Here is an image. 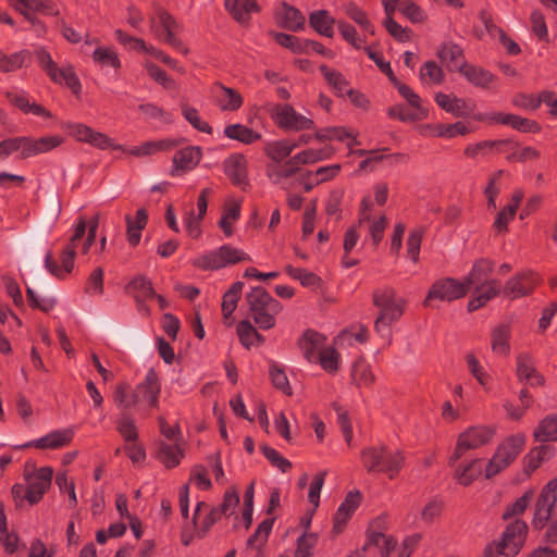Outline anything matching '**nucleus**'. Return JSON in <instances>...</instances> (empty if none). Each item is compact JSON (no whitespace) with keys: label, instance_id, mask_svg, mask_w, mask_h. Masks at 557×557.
I'll return each mask as SVG.
<instances>
[{"label":"nucleus","instance_id":"obj_34","mask_svg":"<svg viewBox=\"0 0 557 557\" xmlns=\"http://www.w3.org/2000/svg\"><path fill=\"white\" fill-rule=\"evenodd\" d=\"M497 124L508 125L513 129L524 133H536L540 127L535 121L509 113L497 112L494 117Z\"/></svg>","mask_w":557,"mask_h":557},{"label":"nucleus","instance_id":"obj_58","mask_svg":"<svg viewBox=\"0 0 557 557\" xmlns=\"http://www.w3.org/2000/svg\"><path fill=\"white\" fill-rule=\"evenodd\" d=\"M239 215L240 206L238 202H231L225 207L222 219L220 221V227L223 230L226 236L232 235V224L239 219Z\"/></svg>","mask_w":557,"mask_h":557},{"label":"nucleus","instance_id":"obj_25","mask_svg":"<svg viewBox=\"0 0 557 557\" xmlns=\"http://www.w3.org/2000/svg\"><path fill=\"white\" fill-rule=\"evenodd\" d=\"M434 100L441 109L457 117L471 116L474 107L469 104L468 101L462 98L444 92H437Z\"/></svg>","mask_w":557,"mask_h":557},{"label":"nucleus","instance_id":"obj_9","mask_svg":"<svg viewBox=\"0 0 557 557\" xmlns=\"http://www.w3.org/2000/svg\"><path fill=\"white\" fill-rule=\"evenodd\" d=\"M468 293L467 284L453 277H444L435 281L430 287L424 306H431L432 301L450 302L462 298Z\"/></svg>","mask_w":557,"mask_h":557},{"label":"nucleus","instance_id":"obj_45","mask_svg":"<svg viewBox=\"0 0 557 557\" xmlns=\"http://www.w3.org/2000/svg\"><path fill=\"white\" fill-rule=\"evenodd\" d=\"M132 293H135V298L139 304L141 310H147L146 307L141 304L145 299L154 297V290L151 286L149 280L145 276L135 277L128 286Z\"/></svg>","mask_w":557,"mask_h":557},{"label":"nucleus","instance_id":"obj_59","mask_svg":"<svg viewBox=\"0 0 557 557\" xmlns=\"http://www.w3.org/2000/svg\"><path fill=\"white\" fill-rule=\"evenodd\" d=\"M512 104L525 111H535L543 101V94L536 96L534 94H517L511 100Z\"/></svg>","mask_w":557,"mask_h":557},{"label":"nucleus","instance_id":"obj_3","mask_svg":"<svg viewBox=\"0 0 557 557\" xmlns=\"http://www.w3.org/2000/svg\"><path fill=\"white\" fill-rule=\"evenodd\" d=\"M151 32L161 40L165 41L183 54L188 53V49L175 36L178 28L176 20L159 3H152V12L148 16Z\"/></svg>","mask_w":557,"mask_h":557},{"label":"nucleus","instance_id":"obj_28","mask_svg":"<svg viewBox=\"0 0 557 557\" xmlns=\"http://www.w3.org/2000/svg\"><path fill=\"white\" fill-rule=\"evenodd\" d=\"M225 174L238 186L246 184L247 161L243 154L234 153L224 162Z\"/></svg>","mask_w":557,"mask_h":557},{"label":"nucleus","instance_id":"obj_38","mask_svg":"<svg viewBox=\"0 0 557 557\" xmlns=\"http://www.w3.org/2000/svg\"><path fill=\"white\" fill-rule=\"evenodd\" d=\"M8 100L20 108L22 111L26 113H33L35 115H41L46 117H50L51 114L49 111H47L45 108H42L39 104L30 103L29 99L26 97V95L23 91H9L7 94Z\"/></svg>","mask_w":557,"mask_h":557},{"label":"nucleus","instance_id":"obj_35","mask_svg":"<svg viewBox=\"0 0 557 557\" xmlns=\"http://www.w3.org/2000/svg\"><path fill=\"white\" fill-rule=\"evenodd\" d=\"M494 263L488 259H480L474 262L469 274L463 278V283L467 284V289L473 285L487 282V277L493 272Z\"/></svg>","mask_w":557,"mask_h":557},{"label":"nucleus","instance_id":"obj_53","mask_svg":"<svg viewBox=\"0 0 557 557\" xmlns=\"http://www.w3.org/2000/svg\"><path fill=\"white\" fill-rule=\"evenodd\" d=\"M244 283L236 282L232 287L224 294L222 302V311L225 319L230 318L237 306V301L240 297Z\"/></svg>","mask_w":557,"mask_h":557},{"label":"nucleus","instance_id":"obj_6","mask_svg":"<svg viewBox=\"0 0 557 557\" xmlns=\"http://www.w3.org/2000/svg\"><path fill=\"white\" fill-rule=\"evenodd\" d=\"M385 75L397 89L398 94L407 101L410 110L400 114L401 121H420L428 117L429 111L423 101L408 85L400 82L393 73L389 62H385Z\"/></svg>","mask_w":557,"mask_h":557},{"label":"nucleus","instance_id":"obj_41","mask_svg":"<svg viewBox=\"0 0 557 557\" xmlns=\"http://www.w3.org/2000/svg\"><path fill=\"white\" fill-rule=\"evenodd\" d=\"M510 327L507 324L496 326L492 332V350L500 356L510 352Z\"/></svg>","mask_w":557,"mask_h":557},{"label":"nucleus","instance_id":"obj_60","mask_svg":"<svg viewBox=\"0 0 557 557\" xmlns=\"http://www.w3.org/2000/svg\"><path fill=\"white\" fill-rule=\"evenodd\" d=\"M92 59L96 63L104 66L110 65L114 69L121 66L117 53L109 47H98L92 54Z\"/></svg>","mask_w":557,"mask_h":557},{"label":"nucleus","instance_id":"obj_49","mask_svg":"<svg viewBox=\"0 0 557 557\" xmlns=\"http://www.w3.org/2000/svg\"><path fill=\"white\" fill-rule=\"evenodd\" d=\"M182 456L183 451L178 445L168 444L164 442L159 444L158 457L166 468L176 467L180 463Z\"/></svg>","mask_w":557,"mask_h":557},{"label":"nucleus","instance_id":"obj_22","mask_svg":"<svg viewBox=\"0 0 557 557\" xmlns=\"http://www.w3.org/2000/svg\"><path fill=\"white\" fill-rule=\"evenodd\" d=\"M516 372L518 380L530 386H541L545 382L544 376L537 372L533 358L527 352L517 356Z\"/></svg>","mask_w":557,"mask_h":557},{"label":"nucleus","instance_id":"obj_30","mask_svg":"<svg viewBox=\"0 0 557 557\" xmlns=\"http://www.w3.org/2000/svg\"><path fill=\"white\" fill-rule=\"evenodd\" d=\"M61 143L62 138L59 136L42 137L37 140L24 137V158L46 153L58 147Z\"/></svg>","mask_w":557,"mask_h":557},{"label":"nucleus","instance_id":"obj_20","mask_svg":"<svg viewBox=\"0 0 557 557\" xmlns=\"http://www.w3.org/2000/svg\"><path fill=\"white\" fill-rule=\"evenodd\" d=\"M360 498L361 495L359 491H351L346 495L344 502L339 505L333 519L332 531L335 535L339 534L344 530L347 521L359 507Z\"/></svg>","mask_w":557,"mask_h":557},{"label":"nucleus","instance_id":"obj_33","mask_svg":"<svg viewBox=\"0 0 557 557\" xmlns=\"http://www.w3.org/2000/svg\"><path fill=\"white\" fill-rule=\"evenodd\" d=\"M201 153L198 147H186L181 149L174 156V170L173 174L176 175L178 171H188L194 169L200 161Z\"/></svg>","mask_w":557,"mask_h":557},{"label":"nucleus","instance_id":"obj_5","mask_svg":"<svg viewBox=\"0 0 557 557\" xmlns=\"http://www.w3.org/2000/svg\"><path fill=\"white\" fill-rule=\"evenodd\" d=\"M86 235L85 221L81 220L71 236L70 244L63 248L60 256V264L54 260L51 252L45 256V268L55 277L62 278L71 273L74 268V259L76 256V242L81 240Z\"/></svg>","mask_w":557,"mask_h":557},{"label":"nucleus","instance_id":"obj_54","mask_svg":"<svg viewBox=\"0 0 557 557\" xmlns=\"http://www.w3.org/2000/svg\"><path fill=\"white\" fill-rule=\"evenodd\" d=\"M224 133L228 138L239 140L244 144H251L260 138L259 134L240 124L228 125Z\"/></svg>","mask_w":557,"mask_h":557},{"label":"nucleus","instance_id":"obj_32","mask_svg":"<svg viewBox=\"0 0 557 557\" xmlns=\"http://www.w3.org/2000/svg\"><path fill=\"white\" fill-rule=\"evenodd\" d=\"M226 10L239 23H246L252 12L259 11L257 0H225Z\"/></svg>","mask_w":557,"mask_h":557},{"label":"nucleus","instance_id":"obj_46","mask_svg":"<svg viewBox=\"0 0 557 557\" xmlns=\"http://www.w3.org/2000/svg\"><path fill=\"white\" fill-rule=\"evenodd\" d=\"M534 437L539 442L557 441V413L544 418L536 430Z\"/></svg>","mask_w":557,"mask_h":557},{"label":"nucleus","instance_id":"obj_39","mask_svg":"<svg viewBox=\"0 0 557 557\" xmlns=\"http://www.w3.org/2000/svg\"><path fill=\"white\" fill-rule=\"evenodd\" d=\"M277 20L280 24L289 30H299L305 23V17L301 13L287 4H283L277 12Z\"/></svg>","mask_w":557,"mask_h":557},{"label":"nucleus","instance_id":"obj_50","mask_svg":"<svg viewBox=\"0 0 557 557\" xmlns=\"http://www.w3.org/2000/svg\"><path fill=\"white\" fill-rule=\"evenodd\" d=\"M335 21L329 15L327 11H317L310 15L311 26L321 35L326 37L333 36V24Z\"/></svg>","mask_w":557,"mask_h":557},{"label":"nucleus","instance_id":"obj_7","mask_svg":"<svg viewBox=\"0 0 557 557\" xmlns=\"http://www.w3.org/2000/svg\"><path fill=\"white\" fill-rule=\"evenodd\" d=\"M493 436L494 429L490 426L476 425L468 428L459 434L455 450L449 458V465H454L459 460L467 450L476 449L486 445L491 442Z\"/></svg>","mask_w":557,"mask_h":557},{"label":"nucleus","instance_id":"obj_12","mask_svg":"<svg viewBox=\"0 0 557 557\" xmlns=\"http://www.w3.org/2000/svg\"><path fill=\"white\" fill-rule=\"evenodd\" d=\"M116 430L124 438L125 450L133 462H140L145 459L146 453L141 445L137 443L138 432L135 419L131 413H123L116 420Z\"/></svg>","mask_w":557,"mask_h":557},{"label":"nucleus","instance_id":"obj_62","mask_svg":"<svg viewBox=\"0 0 557 557\" xmlns=\"http://www.w3.org/2000/svg\"><path fill=\"white\" fill-rule=\"evenodd\" d=\"M503 173L504 172L502 170L495 172L491 176L487 186L484 189V195L487 199L488 209H496V199L500 193V177Z\"/></svg>","mask_w":557,"mask_h":557},{"label":"nucleus","instance_id":"obj_23","mask_svg":"<svg viewBox=\"0 0 557 557\" xmlns=\"http://www.w3.org/2000/svg\"><path fill=\"white\" fill-rule=\"evenodd\" d=\"M459 74L467 79L469 84L481 89H488L496 81V76L488 70L472 63L461 64Z\"/></svg>","mask_w":557,"mask_h":557},{"label":"nucleus","instance_id":"obj_37","mask_svg":"<svg viewBox=\"0 0 557 557\" xmlns=\"http://www.w3.org/2000/svg\"><path fill=\"white\" fill-rule=\"evenodd\" d=\"M483 473V460L473 459L465 466H459L455 470V479L463 486H469L478 480Z\"/></svg>","mask_w":557,"mask_h":557},{"label":"nucleus","instance_id":"obj_40","mask_svg":"<svg viewBox=\"0 0 557 557\" xmlns=\"http://www.w3.org/2000/svg\"><path fill=\"white\" fill-rule=\"evenodd\" d=\"M444 71L435 61L424 62L419 71V78L424 86L441 85L444 81Z\"/></svg>","mask_w":557,"mask_h":557},{"label":"nucleus","instance_id":"obj_43","mask_svg":"<svg viewBox=\"0 0 557 557\" xmlns=\"http://www.w3.org/2000/svg\"><path fill=\"white\" fill-rule=\"evenodd\" d=\"M147 213L144 209H139L136 213V219L133 220L129 215L126 216L127 224V239L132 246H136L141 237V230L146 226Z\"/></svg>","mask_w":557,"mask_h":557},{"label":"nucleus","instance_id":"obj_11","mask_svg":"<svg viewBox=\"0 0 557 557\" xmlns=\"http://www.w3.org/2000/svg\"><path fill=\"white\" fill-rule=\"evenodd\" d=\"M302 163L296 160V154L285 162L273 163L269 168V177L270 180L281 186L285 190H290L295 186H297V182L299 181V176L302 175Z\"/></svg>","mask_w":557,"mask_h":557},{"label":"nucleus","instance_id":"obj_63","mask_svg":"<svg viewBox=\"0 0 557 557\" xmlns=\"http://www.w3.org/2000/svg\"><path fill=\"white\" fill-rule=\"evenodd\" d=\"M332 153L331 148L307 149L298 152L296 154V160L300 161L302 164H311L329 159Z\"/></svg>","mask_w":557,"mask_h":557},{"label":"nucleus","instance_id":"obj_10","mask_svg":"<svg viewBox=\"0 0 557 557\" xmlns=\"http://www.w3.org/2000/svg\"><path fill=\"white\" fill-rule=\"evenodd\" d=\"M557 508V479L548 481L535 503L532 525L543 529Z\"/></svg>","mask_w":557,"mask_h":557},{"label":"nucleus","instance_id":"obj_4","mask_svg":"<svg viewBox=\"0 0 557 557\" xmlns=\"http://www.w3.org/2000/svg\"><path fill=\"white\" fill-rule=\"evenodd\" d=\"M36 58L52 82L57 84L64 83L75 95L81 91L82 85L71 63L58 65V63L52 60L50 53L44 48L36 50Z\"/></svg>","mask_w":557,"mask_h":557},{"label":"nucleus","instance_id":"obj_26","mask_svg":"<svg viewBox=\"0 0 557 557\" xmlns=\"http://www.w3.org/2000/svg\"><path fill=\"white\" fill-rule=\"evenodd\" d=\"M420 540L418 533L406 536L400 543L393 536H385V557H410Z\"/></svg>","mask_w":557,"mask_h":557},{"label":"nucleus","instance_id":"obj_1","mask_svg":"<svg viewBox=\"0 0 557 557\" xmlns=\"http://www.w3.org/2000/svg\"><path fill=\"white\" fill-rule=\"evenodd\" d=\"M528 524L522 519H515L508 523L499 540L490 543L483 557H515L523 547L528 536Z\"/></svg>","mask_w":557,"mask_h":557},{"label":"nucleus","instance_id":"obj_44","mask_svg":"<svg viewBox=\"0 0 557 557\" xmlns=\"http://www.w3.org/2000/svg\"><path fill=\"white\" fill-rule=\"evenodd\" d=\"M320 71L327 82L329 86L337 96H344L350 89L348 88V82L342 73L329 69L326 65H321Z\"/></svg>","mask_w":557,"mask_h":557},{"label":"nucleus","instance_id":"obj_19","mask_svg":"<svg viewBox=\"0 0 557 557\" xmlns=\"http://www.w3.org/2000/svg\"><path fill=\"white\" fill-rule=\"evenodd\" d=\"M436 57L441 63L450 72H458L461 64L467 61L463 58L462 48L454 41H444L436 49Z\"/></svg>","mask_w":557,"mask_h":557},{"label":"nucleus","instance_id":"obj_48","mask_svg":"<svg viewBox=\"0 0 557 557\" xmlns=\"http://www.w3.org/2000/svg\"><path fill=\"white\" fill-rule=\"evenodd\" d=\"M405 299L395 293L385 292V322L397 321L405 311Z\"/></svg>","mask_w":557,"mask_h":557},{"label":"nucleus","instance_id":"obj_61","mask_svg":"<svg viewBox=\"0 0 557 557\" xmlns=\"http://www.w3.org/2000/svg\"><path fill=\"white\" fill-rule=\"evenodd\" d=\"M27 58L26 51L15 52L8 55L0 51V71L12 72L23 66Z\"/></svg>","mask_w":557,"mask_h":557},{"label":"nucleus","instance_id":"obj_36","mask_svg":"<svg viewBox=\"0 0 557 557\" xmlns=\"http://www.w3.org/2000/svg\"><path fill=\"white\" fill-rule=\"evenodd\" d=\"M213 96L222 110L235 111L243 104L242 96L232 88L218 84Z\"/></svg>","mask_w":557,"mask_h":557},{"label":"nucleus","instance_id":"obj_56","mask_svg":"<svg viewBox=\"0 0 557 557\" xmlns=\"http://www.w3.org/2000/svg\"><path fill=\"white\" fill-rule=\"evenodd\" d=\"M502 140H482L475 144H469L465 148V156L470 159H478L487 156L493 148L503 144Z\"/></svg>","mask_w":557,"mask_h":557},{"label":"nucleus","instance_id":"obj_13","mask_svg":"<svg viewBox=\"0 0 557 557\" xmlns=\"http://www.w3.org/2000/svg\"><path fill=\"white\" fill-rule=\"evenodd\" d=\"M273 119L281 128L293 132H301L312 129L314 122L300 113H298L292 106L282 104L273 110Z\"/></svg>","mask_w":557,"mask_h":557},{"label":"nucleus","instance_id":"obj_47","mask_svg":"<svg viewBox=\"0 0 557 557\" xmlns=\"http://www.w3.org/2000/svg\"><path fill=\"white\" fill-rule=\"evenodd\" d=\"M298 147V143L287 140H280L269 144L267 148L268 156L272 159L273 163L285 162L286 158Z\"/></svg>","mask_w":557,"mask_h":557},{"label":"nucleus","instance_id":"obj_16","mask_svg":"<svg viewBox=\"0 0 557 557\" xmlns=\"http://www.w3.org/2000/svg\"><path fill=\"white\" fill-rule=\"evenodd\" d=\"M25 481L27 484L26 500L32 505L37 504L51 485L52 469L44 467L34 472L25 473Z\"/></svg>","mask_w":557,"mask_h":557},{"label":"nucleus","instance_id":"obj_57","mask_svg":"<svg viewBox=\"0 0 557 557\" xmlns=\"http://www.w3.org/2000/svg\"><path fill=\"white\" fill-rule=\"evenodd\" d=\"M466 362L468 366V369L470 373L475 377L478 383L484 387L485 389L488 388L491 376L490 374L484 370V368L481 366L480 361L476 359V357L473 354H467L466 356Z\"/></svg>","mask_w":557,"mask_h":557},{"label":"nucleus","instance_id":"obj_17","mask_svg":"<svg viewBox=\"0 0 557 557\" xmlns=\"http://www.w3.org/2000/svg\"><path fill=\"white\" fill-rule=\"evenodd\" d=\"M374 201L377 203H382L381 198V190L377 189L375 194V199L373 200L370 196L364 197L361 203L360 208V223L369 222V232L373 239V242L376 244L382 239V232H383V215H380L376 220L372 215V208L374 206Z\"/></svg>","mask_w":557,"mask_h":557},{"label":"nucleus","instance_id":"obj_52","mask_svg":"<svg viewBox=\"0 0 557 557\" xmlns=\"http://www.w3.org/2000/svg\"><path fill=\"white\" fill-rule=\"evenodd\" d=\"M237 334L242 344L247 348L255 345L256 343H261L264 341V337L260 335L252 326V324L247 320L240 321L238 323Z\"/></svg>","mask_w":557,"mask_h":557},{"label":"nucleus","instance_id":"obj_2","mask_svg":"<svg viewBox=\"0 0 557 557\" xmlns=\"http://www.w3.org/2000/svg\"><path fill=\"white\" fill-rule=\"evenodd\" d=\"M250 315L262 330L275 325V315L281 311V304L261 287H253L247 295Z\"/></svg>","mask_w":557,"mask_h":557},{"label":"nucleus","instance_id":"obj_14","mask_svg":"<svg viewBox=\"0 0 557 557\" xmlns=\"http://www.w3.org/2000/svg\"><path fill=\"white\" fill-rule=\"evenodd\" d=\"M161 392L160 383L153 370H149L145 380L135 387V400L140 401L141 412L148 414L149 408H157Z\"/></svg>","mask_w":557,"mask_h":557},{"label":"nucleus","instance_id":"obj_42","mask_svg":"<svg viewBox=\"0 0 557 557\" xmlns=\"http://www.w3.org/2000/svg\"><path fill=\"white\" fill-rule=\"evenodd\" d=\"M368 332L362 325H354L343 330L334 339L339 347L352 346L355 343H364Z\"/></svg>","mask_w":557,"mask_h":557},{"label":"nucleus","instance_id":"obj_27","mask_svg":"<svg viewBox=\"0 0 557 557\" xmlns=\"http://www.w3.org/2000/svg\"><path fill=\"white\" fill-rule=\"evenodd\" d=\"M325 337L314 331H307L298 342L305 358L315 362L320 351L324 348Z\"/></svg>","mask_w":557,"mask_h":557},{"label":"nucleus","instance_id":"obj_64","mask_svg":"<svg viewBox=\"0 0 557 557\" xmlns=\"http://www.w3.org/2000/svg\"><path fill=\"white\" fill-rule=\"evenodd\" d=\"M398 10L411 22L421 23L425 20V12L412 0H403Z\"/></svg>","mask_w":557,"mask_h":557},{"label":"nucleus","instance_id":"obj_21","mask_svg":"<svg viewBox=\"0 0 557 557\" xmlns=\"http://www.w3.org/2000/svg\"><path fill=\"white\" fill-rule=\"evenodd\" d=\"M72 437L73 431L70 429L55 430L40 438L27 442L18 446V448L36 447L39 449H58L66 446L72 441Z\"/></svg>","mask_w":557,"mask_h":557},{"label":"nucleus","instance_id":"obj_55","mask_svg":"<svg viewBox=\"0 0 557 557\" xmlns=\"http://www.w3.org/2000/svg\"><path fill=\"white\" fill-rule=\"evenodd\" d=\"M362 465L369 473L377 474L381 471L382 453L380 448L367 447L361 451Z\"/></svg>","mask_w":557,"mask_h":557},{"label":"nucleus","instance_id":"obj_51","mask_svg":"<svg viewBox=\"0 0 557 557\" xmlns=\"http://www.w3.org/2000/svg\"><path fill=\"white\" fill-rule=\"evenodd\" d=\"M532 499H533V492L531 490L524 492L512 504H510L506 507V509L504 510V512L502 515V518L504 520H509L511 518L522 515L529 507Z\"/></svg>","mask_w":557,"mask_h":557},{"label":"nucleus","instance_id":"obj_31","mask_svg":"<svg viewBox=\"0 0 557 557\" xmlns=\"http://www.w3.org/2000/svg\"><path fill=\"white\" fill-rule=\"evenodd\" d=\"M11 5L33 25L38 24V20L33 14L34 12L51 13L46 0H11Z\"/></svg>","mask_w":557,"mask_h":557},{"label":"nucleus","instance_id":"obj_18","mask_svg":"<svg viewBox=\"0 0 557 557\" xmlns=\"http://www.w3.org/2000/svg\"><path fill=\"white\" fill-rule=\"evenodd\" d=\"M210 194V189L206 188L203 189L197 200V210L198 213L196 214L193 208H186L184 212V224L188 232V234L197 238L200 233V221L203 219L207 208H208V196Z\"/></svg>","mask_w":557,"mask_h":557},{"label":"nucleus","instance_id":"obj_24","mask_svg":"<svg viewBox=\"0 0 557 557\" xmlns=\"http://www.w3.org/2000/svg\"><path fill=\"white\" fill-rule=\"evenodd\" d=\"M474 296L468 302V310L475 311L482 308L487 301L503 292L502 283L498 280H490L479 285H473Z\"/></svg>","mask_w":557,"mask_h":557},{"label":"nucleus","instance_id":"obj_8","mask_svg":"<svg viewBox=\"0 0 557 557\" xmlns=\"http://www.w3.org/2000/svg\"><path fill=\"white\" fill-rule=\"evenodd\" d=\"M245 260H249V256L243 250L223 245L219 249L199 256L195 264L203 270H219Z\"/></svg>","mask_w":557,"mask_h":557},{"label":"nucleus","instance_id":"obj_15","mask_svg":"<svg viewBox=\"0 0 557 557\" xmlns=\"http://www.w3.org/2000/svg\"><path fill=\"white\" fill-rule=\"evenodd\" d=\"M540 276L527 270L509 278L504 288L503 295L510 299H517L530 295L535 286L540 283Z\"/></svg>","mask_w":557,"mask_h":557},{"label":"nucleus","instance_id":"obj_29","mask_svg":"<svg viewBox=\"0 0 557 557\" xmlns=\"http://www.w3.org/2000/svg\"><path fill=\"white\" fill-rule=\"evenodd\" d=\"M524 444V435L515 434L504 440L496 448L495 454L509 466L521 453Z\"/></svg>","mask_w":557,"mask_h":557}]
</instances>
